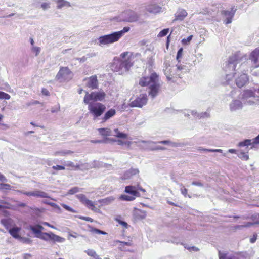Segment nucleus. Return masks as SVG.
Segmentation results:
<instances>
[{
    "mask_svg": "<svg viewBox=\"0 0 259 259\" xmlns=\"http://www.w3.org/2000/svg\"><path fill=\"white\" fill-rule=\"evenodd\" d=\"M246 64H240L236 56H232L229 59L226 66V71H233L232 76L235 77L236 84L238 88H242L248 81L247 74L243 72ZM232 77L231 75L226 74V80L228 82Z\"/></svg>",
    "mask_w": 259,
    "mask_h": 259,
    "instance_id": "1",
    "label": "nucleus"
},
{
    "mask_svg": "<svg viewBox=\"0 0 259 259\" xmlns=\"http://www.w3.org/2000/svg\"><path fill=\"white\" fill-rule=\"evenodd\" d=\"M123 60H114L111 65V70L121 75L127 72L133 65L132 54L131 52H125L120 55Z\"/></svg>",
    "mask_w": 259,
    "mask_h": 259,
    "instance_id": "2",
    "label": "nucleus"
},
{
    "mask_svg": "<svg viewBox=\"0 0 259 259\" xmlns=\"http://www.w3.org/2000/svg\"><path fill=\"white\" fill-rule=\"evenodd\" d=\"M141 86H149V95L154 98L157 95L159 84L158 83V76L155 72H151L149 76L142 77L139 81Z\"/></svg>",
    "mask_w": 259,
    "mask_h": 259,
    "instance_id": "3",
    "label": "nucleus"
},
{
    "mask_svg": "<svg viewBox=\"0 0 259 259\" xmlns=\"http://www.w3.org/2000/svg\"><path fill=\"white\" fill-rule=\"evenodd\" d=\"M130 29V27H124L121 31L100 36L98 39V44L99 46H103L117 41L125 32L129 31Z\"/></svg>",
    "mask_w": 259,
    "mask_h": 259,
    "instance_id": "4",
    "label": "nucleus"
},
{
    "mask_svg": "<svg viewBox=\"0 0 259 259\" xmlns=\"http://www.w3.org/2000/svg\"><path fill=\"white\" fill-rule=\"evenodd\" d=\"M241 98L245 105H253L259 101V88L252 91L246 90L242 93Z\"/></svg>",
    "mask_w": 259,
    "mask_h": 259,
    "instance_id": "5",
    "label": "nucleus"
},
{
    "mask_svg": "<svg viewBox=\"0 0 259 259\" xmlns=\"http://www.w3.org/2000/svg\"><path fill=\"white\" fill-rule=\"evenodd\" d=\"M85 104L88 105L89 113L92 116L94 120H97L105 111L106 106L101 103L89 102Z\"/></svg>",
    "mask_w": 259,
    "mask_h": 259,
    "instance_id": "6",
    "label": "nucleus"
},
{
    "mask_svg": "<svg viewBox=\"0 0 259 259\" xmlns=\"http://www.w3.org/2000/svg\"><path fill=\"white\" fill-rule=\"evenodd\" d=\"M140 15L135 11L127 9L115 18L117 21L133 23L139 20Z\"/></svg>",
    "mask_w": 259,
    "mask_h": 259,
    "instance_id": "7",
    "label": "nucleus"
},
{
    "mask_svg": "<svg viewBox=\"0 0 259 259\" xmlns=\"http://www.w3.org/2000/svg\"><path fill=\"white\" fill-rule=\"evenodd\" d=\"M105 93L103 91L92 92L89 93L85 92V95L83 99L84 103H88L89 102L102 101L105 97Z\"/></svg>",
    "mask_w": 259,
    "mask_h": 259,
    "instance_id": "8",
    "label": "nucleus"
},
{
    "mask_svg": "<svg viewBox=\"0 0 259 259\" xmlns=\"http://www.w3.org/2000/svg\"><path fill=\"white\" fill-rule=\"evenodd\" d=\"M72 77L73 74L67 67H61L56 76V79L62 82L70 80Z\"/></svg>",
    "mask_w": 259,
    "mask_h": 259,
    "instance_id": "9",
    "label": "nucleus"
},
{
    "mask_svg": "<svg viewBox=\"0 0 259 259\" xmlns=\"http://www.w3.org/2000/svg\"><path fill=\"white\" fill-rule=\"evenodd\" d=\"M148 101L147 96L146 94H141L133 101H130L129 106L131 107L141 108L145 105Z\"/></svg>",
    "mask_w": 259,
    "mask_h": 259,
    "instance_id": "10",
    "label": "nucleus"
},
{
    "mask_svg": "<svg viewBox=\"0 0 259 259\" xmlns=\"http://www.w3.org/2000/svg\"><path fill=\"white\" fill-rule=\"evenodd\" d=\"M176 72L175 75L177 76V79L182 77V75L188 72V69L185 65L177 64L173 66V72Z\"/></svg>",
    "mask_w": 259,
    "mask_h": 259,
    "instance_id": "11",
    "label": "nucleus"
},
{
    "mask_svg": "<svg viewBox=\"0 0 259 259\" xmlns=\"http://www.w3.org/2000/svg\"><path fill=\"white\" fill-rule=\"evenodd\" d=\"M146 10L150 13L156 14L161 11V7L155 1H153L146 6Z\"/></svg>",
    "mask_w": 259,
    "mask_h": 259,
    "instance_id": "12",
    "label": "nucleus"
},
{
    "mask_svg": "<svg viewBox=\"0 0 259 259\" xmlns=\"http://www.w3.org/2000/svg\"><path fill=\"white\" fill-rule=\"evenodd\" d=\"M84 81H87L86 85L91 89H97L98 87V81L96 75H93L88 78H85Z\"/></svg>",
    "mask_w": 259,
    "mask_h": 259,
    "instance_id": "13",
    "label": "nucleus"
},
{
    "mask_svg": "<svg viewBox=\"0 0 259 259\" xmlns=\"http://www.w3.org/2000/svg\"><path fill=\"white\" fill-rule=\"evenodd\" d=\"M243 108L242 101L238 99L233 100L229 104V109L231 112H235Z\"/></svg>",
    "mask_w": 259,
    "mask_h": 259,
    "instance_id": "14",
    "label": "nucleus"
},
{
    "mask_svg": "<svg viewBox=\"0 0 259 259\" xmlns=\"http://www.w3.org/2000/svg\"><path fill=\"white\" fill-rule=\"evenodd\" d=\"M236 9L234 7L231 8V11L224 10L222 12V14L226 17V24H230L232 22V19L234 16Z\"/></svg>",
    "mask_w": 259,
    "mask_h": 259,
    "instance_id": "15",
    "label": "nucleus"
},
{
    "mask_svg": "<svg viewBox=\"0 0 259 259\" xmlns=\"http://www.w3.org/2000/svg\"><path fill=\"white\" fill-rule=\"evenodd\" d=\"M176 72H173V66L171 67L168 70H166L165 72V75L167 81L168 82H174L177 80V77L175 74Z\"/></svg>",
    "mask_w": 259,
    "mask_h": 259,
    "instance_id": "16",
    "label": "nucleus"
},
{
    "mask_svg": "<svg viewBox=\"0 0 259 259\" xmlns=\"http://www.w3.org/2000/svg\"><path fill=\"white\" fill-rule=\"evenodd\" d=\"M139 171L137 168H131L126 171L121 177L122 180H127L131 179L133 176L139 174Z\"/></svg>",
    "mask_w": 259,
    "mask_h": 259,
    "instance_id": "17",
    "label": "nucleus"
},
{
    "mask_svg": "<svg viewBox=\"0 0 259 259\" xmlns=\"http://www.w3.org/2000/svg\"><path fill=\"white\" fill-rule=\"evenodd\" d=\"M187 12L186 10L182 9H179L176 12L175 14V18L173 20V22L176 21H181L184 19V18L187 16Z\"/></svg>",
    "mask_w": 259,
    "mask_h": 259,
    "instance_id": "18",
    "label": "nucleus"
},
{
    "mask_svg": "<svg viewBox=\"0 0 259 259\" xmlns=\"http://www.w3.org/2000/svg\"><path fill=\"white\" fill-rule=\"evenodd\" d=\"M125 192L135 197L140 196V194L138 192L137 187L135 186L129 185L126 186L125 188Z\"/></svg>",
    "mask_w": 259,
    "mask_h": 259,
    "instance_id": "19",
    "label": "nucleus"
},
{
    "mask_svg": "<svg viewBox=\"0 0 259 259\" xmlns=\"http://www.w3.org/2000/svg\"><path fill=\"white\" fill-rule=\"evenodd\" d=\"M30 196H34L38 198H50L48 194L46 193L45 192L36 190L34 191H31V193H28Z\"/></svg>",
    "mask_w": 259,
    "mask_h": 259,
    "instance_id": "20",
    "label": "nucleus"
},
{
    "mask_svg": "<svg viewBox=\"0 0 259 259\" xmlns=\"http://www.w3.org/2000/svg\"><path fill=\"white\" fill-rule=\"evenodd\" d=\"M116 110L114 109H110L107 111L102 118L101 123L105 122L106 121L113 117L116 114Z\"/></svg>",
    "mask_w": 259,
    "mask_h": 259,
    "instance_id": "21",
    "label": "nucleus"
},
{
    "mask_svg": "<svg viewBox=\"0 0 259 259\" xmlns=\"http://www.w3.org/2000/svg\"><path fill=\"white\" fill-rule=\"evenodd\" d=\"M76 197L87 207L92 204V201L87 199L86 196L83 194H77L76 195Z\"/></svg>",
    "mask_w": 259,
    "mask_h": 259,
    "instance_id": "22",
    "label": "nucleus"
},
{
    "mask_svg": "<svg viewBox=\"0 0 259 259\" xmlns=\"http://www.w3.org/2000/svg\"><path fill=\"white\" fill-rule=\"evenodd\" d=\"M115 199L114 196H109L105 198L99 200L98 202L101 204L100 206L108 205L111 204Z\"/></svg>",
    "mask_w": 259,
    "mask_h": 259,
    "instance_id": "23",
    "label": "nucleus"
},
{
    "mask_svg": "<svg viewBox=\"0 0 259 259\" xmlns=\"http://www.w3.org/2000/svg\"><path fill=\"white\" fill-rule=\"evenodd\" d=\"M219 259H241V256L238 254L228 255L223 253L219 252Z\"/></svg>",
    "mask_w": 259,
    "mask_h": 259,
    "instance_id": "24",
    "label": "nucleus"
},
{
    "mask_svg": "<svg viewBox=\"0 0 259 259\" xmlns=\"http://www.w3.org/2000/svg\"><path fill=\"white\" fill-rule=\"evenodd\" d=\"M136 143L139 147L144 149L149 150L150 144H152L151 141H144L141 140L136 142Z\"/></svg>",
    "mask_w": 259,
    "mask_h": 259,
    "instance_id": "25",
    "label": "nucleus"
},
{
    "mask_svg": "<svg viewBox=\"0 0 259 259\" xmlns=\"http://www.w3.org/2000/svg\"><path fill=\"white\" fill-rule=\"evenodd\" d=\"M249 58L253 64H256L259 58V49L257 48L252 51Z\"/></svg>",
    "mask_w": 259,
    "mask_h": 259,
    "instance_id": "26",
    "label": "nucleus"
},
{
    "mask_svg": "<svg viewBox=\"0 0 259 259\" xmlns=\"http://www.w3.org/2000/svg\"><path fill=\"white\" fill-rule=\"evenodd\" d=\"M111 136L116 137L119 138L127 139V135L120 132L118 128H115L112 131Z\"/></svg>",
    "mask_w": 259,
    "mask_h": 259,
    "instance_id": "27",
    "label": "nucleus"
},
{
    "mask_svg": "<svg viewBox=\"0 0 259 259\" xmlns=\"http://www.w3.org/2000/svg\"><path fill=\"white\" fill-rule=\"evenodd\" d=\"M55 2L57 4V8L58 9L64 7H69L71 6L70 3L65 0H55Z\"/></svg>",
    "mask_w": 259,
    "mask_h": 259,
    "instance_id": "28",
    "label": "nucleus"
},
{
    "mask_svg": "<svg viewBox=\"0 0 259 259\" xmlns=\"http://www.w3.org/2000/svg\"><path fill=\"white\" fill-rule=\"evenodd\" d=\"M50 241H52L54 243H62L65 241V239L52 232Z\"/></svg>",
    "mask_w": 259,
    "mask_h": 259,
    "instance_id": "29",
    "label": "nucleus"
},
{
    "mask_svg": "<svg viewBox=\"0 0 259 259\" xmlns=\"http://www.w3.org/2000/svg\"><path fill=\"white\" fill-rule=\"evenodd\" d=\"M20 230V228L19 227H13L9 230V233L14 238L18 239L20 237L18 234Z\"/></svg>",
    "mask_w": 259,
    "mask_h": 259,
    "instance_id": "30",
    "label": "nucleus"
},
{
    "mask_svg": "<svg viewBox=\"0 0 259 259\" xmlns=\"http://www.w3.org/2000/svg\"><path fill=\"white\" fill-rule=\"evenodd\" d=\"M51 234H52L51 232H49V233L42 232L40 235L37 236V238L41 239L46 241H50V239L51 237Z\"/></svg>",
    "mask_w": 259,
    "mask_h": 259,
    "instance_id": "31",
    "label": "nucleus"
},
{
    "mask_svg": "<svg viewBox=\"0 0 259 259\" xmlns=\"http://www.w3.org/2000/svg\"><path fill=\"white\" fill-rule=\"evenodd\" d=\"M100 135L104 136H111L112 131L109 128H100L98 129Z\"/></svg>",
    "mask_w": 259,
    "mask_h": 259,
    "instance_id": "32",
    "label": "nucleus"
},
{
    "mask_svg": "<svg viewBox=\"0 0 259 259\" xmlns=\"http://www.w3.org/2000/svg\"><path fill=\"white\" fill-rule=\"evenodd\" d=\"M73 153V152L70 151V150H60V151H56L54 153V155L55 156H58V155H60V156H65L67 154H72Z\"/></svg>",
    "mask_w": 259,
    "mask_h": 259,
    "instance_id": "33",
    "label": "nucleus"
},
{
    "mask_svg": "<svg viewBox=\"0 0 259 259\" xmlns=\"http://www.w3.org/2000/svg\"><path fill=\"white\" fill-rule=\"evenodd\" d=\"M252 144L253 145L252 142V140L246 139L243 141L239 142L238 144V146H239V147L248 146Z\"/></svg>",
    "mask_w": 259,
    "mask_h": 259,
    "instance_id": "34",
    "label": "nucleus"
},
{
    "mask_svg": "<svg viewBox=\"0 0 259 259\" xmlns=\"http://www.w3.org/2000/svg\"><path fill=\"white\" fill-rule=\"evenodd\" d=\"M65 165L67 167H70L72 168H75L76 169H80V166L78 164L75 165L74 163L70 161H68L66 162H65Z\"/></svg>",
    "mask_w": 259,
    "mask_h": 259,
    "instance_id": "35",
    "label": "nucleus"
},
{
    "mask_svg": "<svg viewBox=\"0 0 259 259\" xmlns=\"http://www.w3.org/2000/svg\"><path fill=\"white\" fill-rule=\"evenodd\" d=\"M30 229L35 234V237L37 238V236L40 235L42 233V232L40 231V230H39L37 227H36V226H30Z\"/></svg>",
    "mask_w": 259,
    "mask_h": 259,
    "instance_id": "36",
    "label": "nucleus"
},
{
    "mask_svg": "<svg viewBox=\"0 0 259 259\" xmlns=\"http://www.w3.org/2000/svg\"><path fill=\"white\" fill-rule=\"evenodd\" d=\"M136 197L132 195L129 196L127 195H122L120 197V199L124 201H133L135 199Z\"/></svg>",
    "mask_w": 259,
    "mask_h": 259,
    "instance_id": "37",
    "label": "nucleus"
},
{
    "mask_svg": "<svg viewBox=\"0 0 259 259\" xmlns=\"http://www.w3.org/2000/svg\"><path fill=\"white\" fill-rule=\"evenodd\" d=\"M90 231L93 233L105 235L107 233L98 229L91 227Z\"/></svg>",
    "mask_w": 259,
    "mask_h": 259,
    "instance_id": "38",
    "label": "nucleus"
},
{
    "mask_svg": "<svg viewBox=\"0 0 259 259\" xmlns=\"http://www.w3.org/2000/svg\"><path fill=\"white\" fill-rule=\"evenodd\" d=\"M238 156L243 160H247L249 159L248 155L245 152L240 151L238 154Z\"/></svg>",
    "mask_w": 259,
    "mask_h": 259,
    "instance_id": "39",
    "label": "nucleus"
},
{
    "mask_svg": "<svg viewBox=\"0 0 259 259\" xmlns=\"http://www.w3.org/2000/svg\"><path fill=\"white\" fill-rule=\"evenodd\" d=\"M152 144H150L149 150H155L161 149L160 146L157 145V143L152 141Z\"/></svg>",
    "mask_w": 259,
    "mask_h": 259,
    "instance_id": "40",
    "label": "nucleus"
},
{
    "mask_svg": "<svg viewBox=\"0 0 259 259\" xmlns=\"http://www.w3.org/2000/svg\"><path fill=\"white\" fill-rule=\"evenodd\" d=\"M87 208L97 213H100V210L97 207H95L94 203L92 201V204L90 205Z\"/></svg>",
    "mask_w": 259,
    "mask_h": 259,
    "instance_id": "41",
    "label": "nucleus"
},
{
    "mask_svg": "<svg viewBox=\"0 0 259 259\" xmlns=\"http://www.w3.org/2000/svg\"><path fill=\"white\" fill-rule=\"evenodd\" d=\"M163 145H168L170 147H177L179 146V143H174L168 140H163Z\"/></svg>",
    "mask_w": 259,
    "mask_h": 259,
    "instance_id": "42",
    "label": "nucleus"
},
{
    "mask_svg": "<svg viewBox=\"0 0 259 259\" xmlns=\"http://www.w3.org/2000/svg\"><path fill=\"white\" fill-rule=\"evenodd\" d=\"M11 186L8 184L0 183V190H11Z\"/></svg>",
    "mask_w": 259,
    "mask_h": 259,
    "instance_id": "43",
    "label": "nucleus"
},
{
    "mask_svg": "<svg viewBox=\"0 0 259 259\" xmlns=\"http://www.w3.org/2000/svg\"><path fill=\"white\" fill-rule=\"evenodd\" d=\"M80 190H81V189H80L79 188L77 187H73V188L70 189L68 191V194L72 195V194H75L76 193L80 192Z\"/></svg>",
    "mask_w": 259,
    "mask_h": 259,
    "instance_id": "44",
    "label": "nucleus"
},
{
    "mask_svg": "<svg viewBox=\"0 0 259 259\" xmlns=\"http://www.w3.org/2000/svg\"><path fill=\"white\" fill-rule=\"evenodd\" d=\"M87 254L93 258L97 255L96 251L93 249H88L84 251Z\"/></svg>",
    "mask_w": 259,
    "mask_h": 259,
    "instance_id": "45",
    "label": "nucleus"
},
{
    "mask_svg": "<svg viewBox=\"0 0 259 259\" xmlns=\"http://www.w3.org/2000/svg\"><path fill=\"white\" fill-rule=\"evenodd\" d=\"M10 99V96L3 92L0 91V99H7L9 100Z\"/></svg>",
    "mask_w": 259,
    "mask_h": 259,
    "instance_id": "46",
    "label": "nucleus"
},
{
    "mask_svg": "<svg viewBox=\"0 0 259 259\" xmlns=\"http://www.w3.org/2000/svg\"><path fill=\"white\" fill-rule=\"evenodd\" d=\"M181 187L180 190L181 193L185 196L186 197L187 195V189L184 187V186L182 184H179Z\"/></svg>",
    "mask_w": 259,
    "mask_h": 259,
    "instance_id": "47",
    "label": "nucleus"
},
{
    "mask_svg": "<svg viewBox=\"0 0 259 259\" xmlns=\"http://www.w3.org/2000/svg\"><path fill=\"white\" fill-rule=\"evenodd\" d=\"M61 206L64 208L66 210L68 211H70V212H73V213H76V211H75V210H74L73 208H72L71 207H70V206L65 204H61Z\"/></svg>",
    "mask_w": 259,
    "mask_h": 259,
    "instance_id": "48",
    "label": "nucleus"
},
{
    "mask_svg": "<svg viewBox=\"0 0 259 259\" xmlns=\"http://www.w3.org/2000/svg\"><path fill=\"white\" fill-rule=\"evenodd\" d=\"M252 74L255 76H259V65L255 66L253 70H251Z\"/></svg>",
    "mask_w": 259,
    "mask_h": 259,
    "instance_id": "49",
    "label": "nucleus"
},
{
    "mask_svg": "<svg viewBox=\"0 0 259 259\" xmlns=\"http://www.w3.org/2000/svg\"><path fill=\"white\" fill-rule=\"evenodd\" d=\"M183 52V49L181 48L179 49L177 54V60L180 62V59L182 58V54Z\"/></svg>",
    "mask_w": 259,
    "mask_h": 259,
    "instance_id": "50",
    "label": "nucleus"
},
{
    "mask_svg": "<svg viewBox=\"0 0 259 259\" xmlns=\"http://www.w3.org/2000/svg\"><path fill=\"white\" fill-rule=\"evenodd\" d=\"M41 8L43 10H46L49 9L50 8V3H42L41 4Z\"/></svg>",
    "mask_w": 259,
    "mask_h": 259,
    "instance_id": "51",
    "label": "nucleus"
},
{
    "mask_svg": "<svg viewBox=\"0 0 259 259\" xmlns=\"http://www.w3.org/2000/svg\"><path fill=\"white\" fill-rule=\"evenodd\" d=\"M40 50V48L38 47L33 46L32 48V51L35 54V56H37L39 54Z\"/></svg>",
    "mask_w": 259,
    "mask_h": 259,
    "instance_id": "52",
    "label": "nucleus"
},
{
    "mask_svg": "<svg viewBox=\"0 0 259 259\" xmlns=\"http://www.w3.org/2000/svg\"><path fill=\"white\" fill-rule=\"evenodd\" d=\"M208 117H209V114L208 113H207V112H202V113L198 114V118Z\"/></svg>",
    "mask_w": 259,
    "mask_h": 259,
    "instance_id": "53",
    "label": "nucleus"
},
{
    "mask_svg": "<svg viewBox=\"0 0 259 259\" xmlns=\"http://www.w3.org/2000/svg\"><path fill=\"white\" fill-rule=\"evenodd\" d=\"M60 105L58 104L57 105H56L55 106L52 108L51 112L52 113L58 112V111H60Z\"/></svg>",
    "mask_w": 259,
    "mask_h": 259,
    "instance_id": "54",
    "label": "nucleus"
},
{
    "mask_svg": "<svg viewBox=\"0 0 259 259\" xmlns=\"http://www.w3.org/2000/svg\"><path fill=\"white\" fill-rule=\"evenodd\" d=\"M116 221L120 225H121L122 226H123L124 227H125V228H127L128 227V225L127 224V223L124 221H121L119 219H116Z\"/></svg>",
    "mask_w": 259,
    "mask_h": 259,
    "instance_id": "55",
    "label": "nucleus"
},
{
    "mask_svg": "<svg viewBox=\"0 0 259 259\" xmlns=\"http://www.w3.org/2000/svg\"><path fill=\"white\" fill-rule=\"evenodd\" d=\"M52 168L55 170H64L65 169V167L64 166H62V165L53 166L52 167Z\"/></svg>",
    "mask_w": 259,
    "mask_h": 259,
    "instance_id": "56",
    "label": "nucleus"
},
{
    "mask_svg": "<svg viewBox=\"0 0 259 259\" xmlns=\"http://www.w3.org/2000/svg\"><path fill=\"white\" fill-rule=\"evenodd\" d=\"M192 185L194 186H197L201 187H203L204 186L203 184L199 181H193L192 183Z\"/></svg>",
    "mask_w": 259,
    "mask_h": 259,
    "instance_id": "57",
    "label": "nucleus"
},
{
    "mask_svg": "<svg viewBox=\"0 0 259 259\" xmlns=\"http://www.w3.org/2000/svg\"><path fill=\"white\" fill-rule=\"evenodd\" d=\"M185 248H187V249H188L190 251H193L195 252H197L199 250V249L197 247H195V246H192V247H187V246H185Z\"/></svg>",
    "mask_w": 259,
    "mask_h": 259,
    "instance_id": "58",
    "label": "nucleus"
},
{
    "mask_svg": "<svg viewBox=\"0 0 259 259\" xmlns=\"http://www.w3.org/2000/svg\"><path fill=\"white\" fill-rule=\"evenodd\" d=\"M48 205H50L51 206H52L55 208L57 209L58 210H61L60 207L58 205H57L56 203H54L53 202H50V203H48Z\"/></svg>",
    "mask_w": 259,
    "mask_h": 259,
    "instance_id": "59",
    "label": "nucleus"
},
{
    "mask_svg": "<svg viewBox=\"0 0 259 259\" xmlns=\"http://www.w3.org/2000/svg\"><path fill=\"white\" fill-rule=\"evenodd\" d=\"M79 218L81 220H85V221H89V222H92L93 221V220L90 218V217H80Z\"/></svg>",
    "mask_w": 259,
    "mask_h": 259,
    "instance_id": "60",
    "label": "nucleus"
},
{
    "mask_svg": "<svg viewBox=\"0 0 259 259\" xmlns=\"http://www.w3.org/2000/svg\"><path fill=\"white\" fill-rule=\"evenodd\" d=\"M252 144H256L259 143V135L254 139H252Z\"/></svg>",
    "mask_w": 259,
    "mask_h": 259,
    "instance_id": "61",
    "label": "nucleus"
},
{
    "mask_svg": "<svg viewBox=\"0 0 259 259\" xmlns=\"http://www.w3.org/2000/svg\"><path fill=\"white\" fill-rule=\"evenodd\" d=\"M256 239H257V235L254 234L253 237L250 239V242L251 243H253L256 241Z\"/></svg>",
    "mask_w": 259,
    "mask_h": 259,
    "instance_id": "62",
    "label": "nucleus"
},
{
    "mask_svg": "<svg viewBox=\"0 0 259 259\" xmlns=\"http://www.w3.org/2000/svg\"><path fill=\"white\" fill-rule=\"evenodd\" d=\"M140 213H141L140 214V218L142 219L145 218L146 216V212L143 211H140Z\"/></svg>",
    "mask_w": 259,
    "mask_h": 259,
    "instance_id": "63",
    "label": "nucleus"
},
{
    "mask_svg": "<svg viewBox=\"0 0 259 259\" xmlns=\"http://www.w3.org/2000/svg\"><path fill=\"white\" fill-rule=\"evenodd\" d=\"M0 181L7 182V179L5 176L0 173Z\"/></svg>",
    "mask_w": 259,
    "mask_h": 259,
    "instance_id": "64",
    "label": "nucleus"
}]
</instances>
